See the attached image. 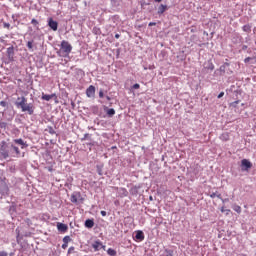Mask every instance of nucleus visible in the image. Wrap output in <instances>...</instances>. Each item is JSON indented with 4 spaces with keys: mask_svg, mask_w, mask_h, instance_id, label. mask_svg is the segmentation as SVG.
Returning <instances> with one entry per match:
<instances>
[{
    "mask_svg": "<svg viewBox=\"0 0 256 256\" xmlns=\"http://www.w3.org/2000/svg\"><path fill=\"white\" fill-rule=\"evenodd\" d=\"M221 201H222V203H227V202H229V198H225V199H221Z\"/></svg>",
    "mask_w": 256,
    "mask_h": 256,
    "instance_id": "43",
    "label": "nucleus"
},
{
    "mask_svg": "<svg viewBox=\"0 0 256 256\" xmlns=\"http://www.w3.org/2000/svg\"><path fill=\"white\" fill-rule=\"evenodd\" d=\"M135 239L136 241H143L145 239V234L143 233V231L138 230L136 232Z\"/></svg>",
    "mask_w": 256,
    "mask_h": 256,
    "instance_id": "17",
    "label": "nucleus"
},
{
    "mask_svg": "<svg viewBox=\"0 0 256 256\" xmlns=\"http://www.w3.org/2000/svg\"><path fill=\"white\" fill-rule=\"evenodd\" d=\"M73 251H75V247H73V246L68 249L69 254L73 253Z\"/></svg>",
    "mask_w": 256,
    "mask_h": 256,
    "instance_id": "37",
    "label": "nucleus"
},
{
    "mask_svg": "<svg viewBox=\"0 0 256 256\" xmlns=\"http://www.w3.org/2000/svg\"><path fill=\"white\" fill-rule=\"evenodd\" d=\"M99 97H100V99H103V97H105V94L103 93V90L99 91Z\"/></svg>",
    "mask_w": 256,
    "mask_h": 256,
    "instance_id": "36",
    "label": "nucleus"
},
{
    "mask_svg": "<svg viewBox=\"0 0 256 256\" xmlns=\"http://www.w3.org/2000/svg\"><path fill=\"white\" fill-rule=\"evenodd\" d=\"M27 47H28V49H33V41H28Z\"/></svg>",
    "mask_w": 256,
    "mask_h": 256,
    "instance_id": "34",
    "label": "nucleus"
},
{
    "mask_svg": "<svg viewBox=\"0 0 256 256\" xmlns=\"http://www.w3.org/2000/svg\"><path fill=\"white\" fill-rule=\"evenodd\" d=\"M225 69H226L225 65L220 66L219 68L220 75H225Z\"/></svg>",
    "mask_w": 256,
    "mask_h": 256,
    "instance_id": "29",
    "label": "nucleus"
},
{
    "mask_svg": "<svg viewBox=\"0 0 256 256\" xmlns=\"http://www.w3.org/2000/svg\"><path fill=\"white\" fill-rule=\"evenodd\" d=\"M232 209H233L234 211H236V213H241V206H239V205H237V204H234V205L232 206Z\"/></svg>",
    "mask_w": 256,
    "mask_h": 256,
    "instance_id": "21",
    "label": "nucleus"
},
{
    "mask_svg": "<svg viewBox=\"0 0 256 256\" xmlns=\"http://www.w3.org/2000/svg\"><path fill=\"white\" fill-rule=\"evenodd\" d=\"M154 25H157V23H155V22H150L149 23V27H153Z\"/></svg>",
    "mask_w": 256,
    "mask_h": 256,
    "instance_id": "48",
    "label": "nucleus"
},
{
    "mask_svg": "<svg viewBox=\"0 0 256 256\" xmlns=\"http://www.w3.org/2000/svg\"><path fill=\"white\" fill-rule=\"evenodd\" d=\"M150 201H153V196H150Z\"/></svg>",
    "mask_w": 256,
    "mask_h": 256,
    "instance_id": "56",
    "label": "nucleus"
},
{
    "mask_svg": "<svg viewBox=\"0 0 256 256\" xmlns=\"http://www.w3.org/2000/svg\"><path fill=\"white\" fill-rule=\"evenodd\" d=\"M9 214L12 217H15L17 215V205H15V203H12L11 206L9 207Z\"/></svg>",
    "mask_w": 256,
    "mask_h": 256,
    "instance_id": "14",
    "label": "nucleus"
},
{
    "mask_svg": "<svg viewBox=\"0 0 256 256\" xmlns=\"http://www.w3.org/2000/svg\"><path fill=\"white\" fill-rule=\"evenodd\" d=\"M67 247H68V244L64 242V243L62 244V249H67Z\"/></svg>",
    "mask_w": 256,
    "mask_h": 256,
    "instance_id": "44",
    "label": "nucleus"
},
{
    "mask_svg": "<svg viewBox=\"0 0 256 256\" xmlns=\"http://www.w3.org/2000/svg\"><path fill=\"white\" fill-rule=\"evenodd\" d=\"M84 225L87 229H93V227H95V221H93V219H87Z\"/></svg>",
    "mask_w": 256,
    "mask_h": 256,
    "instance_id": "16",
    "label": "nucleus"
},
{
    "mask_svg": "<svg viewBox=\"0 0 256 256\" xmlns=\"http://www.w3.org/2000/svg\"><path fill=\"white\" fill-rule=\"evenodd\" d=\"M223 65H225V67L227 68V67H229L230 64L228 62H226Z\"/></svg>",
    "mask_w": 256,
    "mask_h": 256,
    "instance_id": "53",
    "label": "nucleus"
},
{
    "mask_svg": "<svg viewBox=\"0 0 256 256\" xmlns=\"http://www.w3.org/2000/svg\"><path fill=\"white\" fill-rule=\"evenodd\" d=\"M239 104V100L232 103V105L235 107V105Z\"/></svg>",
    "mask_w": 256,
    "mask_h": 256,
    "instance_id": "50",
    "label": "nucleus"
},
{
    "mask_svg": "<svg viewBox=\"0 0 256 256\" xmlns=\"http://www.w3.org/2000/svg\"><path fill=\"white\" fill-rule=\"evenodd\" d=\"M107 253H108V255H110V256H115V255H117V251H115L113 248H109V249L107 250Z\"/></svg>",
    "mask_w": 256,
    "mask_h": 256,
    "instance_id": "22",
    "label": "nucleus"
},
{
    "mask_svg": "<svg viewBox=\"0 0 256 256\" xmlns=\"http://www.w3.org/2000/svg\"><path fill=\"white\" fill-rule=\"evenodd\" d=\"M0 256H7V252L1 251V252H0Z\"/></svg>",
    "mask_w": 256,
    "mask_h": 256,
    "instance_id": "47",
    "label": "nucleus"
},
{
    "mask_svg": "<svg viewBox=\"0 0 256 256\" xmlns=\"http://www.w3.org/2000/svg\"><path fill=\"white\" fill-rule=\"evenodd\" d=\"M85 139H89V134H85L84 138H82V141H85Z\"/></svg>",
    "mask_w": 256,
    "mask_h": 256,
    "instance_id": "45",
    "label": "nucleus"
},
{
    "mask_svg": "<svg viewBox=\"0 0 256 256\" xmlns=\"http://www.w3.org/2000/svg\"><path fill=\"white\" fill-rule=\"evenodd\" d=\"M238 256H247V255H245V254H240V255H238Z\"/></svg>",
    "mask_w": 256,
    "mask_h": 256,
    "instance_id": "57",
    "label": "nucleus"
},
{
    "mask_svg": "<svg viewBox=\"0 0 256 256\" xmlns=\"http://www.w3.org/2000/svg\"><path fill=\"white\" fill-rule=\"evenodd\" d=\"M140 5H141L142 9H145V6L151 5V3L150 2H146L145 0H141L140 1Z\"/></svg>",
    "mask_w": 256,
    "mask_h": 256,
    "instance_id": "26",
    "label": "nucleus"
},
{
    "mask_svg": "<svg viewBox=\"0 0 256 256\" xmlns=\"http://www.w3.org/2000/svg\"><path fill=\"white\" fill-rule=\"evenodd\" d=\"M48 133H50V135H55V129H53V127L52 126H49L48 127Z\"/></svg>",
    "mask_w": 256,
    "mask_h": 256,
    "instance_id": "30",
    "label": "nucleus"
},
{
    "mask_svg": "<svg viewBox=\"0 0 256 256\" xmlns=\"http://www.w3.org/2000/svg\"><path fill=\"white\" fill-rule=\"evenodd\" d=\"M53 97H55V94H51V95H49V94H42V99H43V101H51V99L53 98Z\"/></svg>",
    "mask_w": 256,
    "mask_h": 256,
    "instance_id": "19",
    "label": "nucleus"
},
{
    "mask_svg": "<svg viewBox=\"0 0 256 256\" xmlns=\"http://www.w3.org/2000/svg\"><path fill=\"white\" fill-rule=\"evenodd\" d=\"M71 51H73V46H71L68 41L63 40L60 44V53H62V57H67Z\"/></svg>",
    "mask_w": 256,
    "mask_h": 256,
    "instance_id": "3",
    "label": "nucleus"
},
{
    "mask_svg": "<svg viewBox=\"0 0 256 256\" xmlns=\"http://www.w3.org/2000/svg\"><path fill=\"white\" fill-rule=\"evenodd\" d=\"M225 211H227L229 213V211H231V210H225V207H222L221 208V213H225Z\"/></svg>",
    "mask_w": 256,
    "mask_h": 256,
    "instance_id": "46",
    "label": "nucleus"
},
{
    "mask_svg": "<svg viewBox=\"0 0 256 256\" xmlns=\"http://www.w3.org/2000/svg\"><path fill=\"white\" fill-rule=\"evenodd\" d=\"M107 101H111V97L106 96Z\"/></svg>",
    "mask_w": 256,
    "mask_h": 256,
    "instance_id": "55",
    "label": "nucleus"
},
{
    "mask_svg": "<svg viewBox=\"0 0 256 256\" xmlns=\"http://www.w3.org/2000/svg\"><path fill=\"white\" fill-rule=\"evenodd\" d=\"M100 213H101L102 217H107V212H105V210H102Z\"/></svg>",
    "mask_w": 256,
    "mask_h": 256,
    "instance_id": "40",
    "label": "nucleus"
},
{
    "mask_svg": "<svg viewBox=\"0 0 256 256\" xmlns=\"http://www.w3.org/2000/svg\"><path fill=\"white\" fill-rule=\"evenodd\" d=\"M120 37H121V35L115 34V39H119Z\"/></svg>",
    "mask_w": 256,
    "mask_h": 256,
    "instance_id": "52",
    "label": "nucleus"
},
{
    "mask_svg": "<svg viewBox=\"0 0 256 256\" xmlns=\"http://www.w3.org/2000/svg\"><path fill=\"white\" fill-rule=\"evenodd\" d=\"M241 171H249L253 167V163L249 161L248 159H242L241 160Z\"/></svg>",
    "mask_w": 256,
    "mask_h": 256,
    "instance_id": "7",
    "label": "nucleus"
},
{
    "mask_svg": "<svg viewBox=\"0 0 256 256\" xmlns=\"http://www.w3.org/2000/svg\"><path fill=\"white\" fill-rule=\"evenodd\" d=\"M31 23H32V25H34L35 27H37V25H39V21H37V19H35V18H33V19L31 20Z\"/></svg>",
    "mask_w": 256,
    "mask_h": 256,
    "instance_id": "31",
    "label": "nucleus"
},
{
    "mask_svg": "<svg viewBox=\"0 0 256 256\" xmlns=\"http://www.w3.org/2000/svg\"><path fill=\"white\" fill-rule=\"evenodd\" d=\"M70 241H71V236H65V237L63 238V243H66V244L69 245Z\"/></svg>",
    "mask_w": 256,
    "mask_h": 256,
    "instance_id": "28",
    "label": "nucleus"
},
{
    "mask_svg": "<svg viewBox=\"0 0 256 256\" xmlns=\"http://www.w3.org/2000/svg\"><path fill=\"white\" fill-rule=\"evenodd\" d=\"M251 59H252L251 57H247V58L244 59V62L249 63V61H251Z\"/></svg>",
    "mask_w": 256,
    "mask_h": 256,
    "instance_id": "42",
    "label": "nucleus"
},
{
    "mask_svg": "<svg viewBox=\"0 0 256 256\" xmlns=\"http://www.w3.org/2000/svg\"><path fill=\"white\" fill-rule=\"evenodd\" d=\"M207 69H209L210 71H213V69H215V65H213V63L208 64Z\"/></svg>",
    "mask_w": 256,
    "mask_h": 256,
    "instance_id": "33",
    "label": "nucleus"
},
{
    "mask_svg": "<svg viewBox=\"0 0 256 256\" xmlns=\"http://www.w3.org/2000/svg\"><path fill=\"white\" fill-rule=\"evenodd\" d=\"M1 107H7V103L5 101L0 102Z\"/></svg>",
    "mask_w": 256,
    "mask_h": 256,
    "instance_id": "39",
    "label": "nucleus"
},
{
    "mask_svg": "<svg viewBox=\"0 0 256 256\" xmlns=\"http://www.w3.org/2000/svg\"><path fill=\"white\" fill-rule=\"evenodd\" d=\"M16 233H17L16 241L18 245H20L22 251H27L29 244L27 243V241L23 240V236H21V231H19V228L16 229Z\"/></svg>",
    "mask_w": 256,
    "mask_h": 256,
    "instance_id": "5",
    "label": "nucleus"
},
{
    "mask_svg": "<svg viewBox=\"0 0 256 256\" xmlns=\"http://www.w3.org/2000/svg\"><path fill=\"white\" fill-rule=\"evenodd\" d=\"M107 115H108V117H113V115H115V109H113V108L108 109Z\"/></svg>",
    "mask_w": 256,
    "mask_h": 256,
    "instance_id": "23",
    "label": "nucleus"
},
{
    "mask_svg": "<svg viewBox=\"0 0 256 256\" xmlns=\"http://www.w3.org/2000/svg\"><path fill=\"white\" fill-rule=\"evenodd\" d=\"M71 203H74L75 205H83L85 198L81 195V192H73L70 197Z\"/></svg>",
    "mask_w": 256,
    "mask_h": 256,
    "instance_id": "4",
    "label": "nucleus"
},
{
    "mask_svg": "<svg viewBox=\"0 0 256 256\" xmlns=\"http://www.w3.org/2000/svg\"><path fill=\"white\" fill-rule=\"evenodd\" d=\"M13 143H15V145H20L21 149H27V147H29V144H27V142H24V140L21 138L14 139Z\"/></svg>",
    "mask_w": 256,
    "mask_h": 256,
    "instance_id": "10",
    "label": "nucleus"
},
{
    "mask_svg": "<svg viewBox=\"0 0 256 256\" xmlns=\"http://www.w3.org/2000/svg\"><path fill=\"white\" fill-rule=\"evenodd\" d=\"M160 256H173V252L166 249Z\"/></svg>",
    "mask_w": 256,
    "mask_h": 256,
    "instance_id": "25",
    "label": "nucleus"
},
{
    "mask_svg": "<svg viewBox=\"0 0 256 256\" xmlns=\"http://www.w3.org/2000/svg\"><path fill=\"white\" fill-rule=\"evenodd\" d=\"M20 237H31V232H25L24 234H20Z\"/></svg>",
    "mask_w": 256,
    "mask_h": 256,
    "instance_id": "32",
    "label": "nucleus"
},
{
    "mask_svg": "<svg viewBox=\"0 0 256 256\" xmlns=\"http://www.w3.org/2000/svg\"><path fill=\"white\" fill-rule=\"evenodd\" d=\"M131 193H137V188H132Z\"/></svg>",
    "mask_w": 256,
    "mask_h": 256,
    "instance_id": "49",
    "label": "nucleus"
},
{
    "mask_svg": "<svg viewBox=\"0 0 256 256\" xmlns=\"http://www.w3.org/2000/svg\"><path fill=\"white\" fill-rule=\"evenodd\" d=\"M87 145H89V147H93V145H95V143L90 142V143H87Z\"/></svg>",
    "mask_w": 256,
    "mask_h": 256,
    "instance_id": "51",
    "label": "nucleus"
},
{
    "mask_svg": "<svg viewBox=\"0 0 256 256\" xmlns=\"http://www.w3.org/2000/svg\"><path fill=\"white\" fill-rule=\"evenodd\" d=\"M3 26H4L5 29H9L11 27V24H9L7 22H4Z\"/></svg>",
    "mask_w": 256,
    "mask_h": 256,
    "instance_id": "35",
    "label": "nucleus"
},
{
    "mask_svg": "<svg viewBox=\"0 0 256 256\" xmlns=\"http://www.w3.org/2000/svg\"><path fill=\"white\" fill-rule=\"evenodd\" d=\"M86 95H87V97H95V86L90 85V86L86 89Z\"/></svg>",
    "mask_w": 256,
    "mask_h": 256,
    "instance_id": "12",
    "label": "nucleus"
},
{
    "mask_svg": "<svg viewBox=\"0 0 256 256\" xmlns=\"http://www.w3.org/2000/svg\"><path fill=\"white\" fill-rule=\"evenodd\" d=\"M139 87H141L139 84H134L133 86H132V89H139Z\"/></svg>",
    "mask_w": 256,
    "mask_h": 256,
    "instance_id": "38",
    "label": "nucleus"
},
{
    "mask_svg": "<svg viewBox=\"0 0 256 256\" xmlns=\"http://www.w3.org/2000/svg\"><path fill=\"white\" fill-rule=\"evenodd\" d=\"M7 57L8 60L10 61V63H12V61H15V47L11 46L9 48H7Z\"/></svg>",
    "mask_w": 256,
    "mask_h": 256,
    "instance_id": "8",
    "label": "nucleus"
},
{
    "mask_svg": "<svg viewBox=\"0 0 256 256\" xmlns=\"http://www.w3.org/2000/svg\"><path fill=\"white\" fill-rule=\"evenodd\" d=\"M167 11V5L161 4L158 7V15H163Z\"/></svg>",
    "mask_w": 256,
    "mask_h": 256,
    "instance_id": "18",
    "label": "nucleus"
},
{
    "mask_svg": "<svg viewBox=\"0 0 256 256\" xmlns=\"http://www.w3.org/2000/svg\"><path fill=\"white\" fill-rule=\"evenodd\" d=\"M14 105H16L17 109H21L22 113H28V115L35 113V104L33 102L27 103L25 96L18 97Z\"/></svg>",
    "mask_w": 256,
    "mask_h": 256,
    "instance_id": "2",
    "label": "nucleus"
},
{
    "mask_svg": "<svg viewBox=\"0 0 256 256\" xmlns=\"http://www.w3.org/2000/svg\"><path fill=\"white\" fill-rule=\"evenodd\" d=\"M0 195L2 197H9V186L5 180H0Z\"/></svg>",
    "mask_w": 256,
    "mask_h": 256,
    "instance_id": "6",
    "label": "nucleus"
},
{
    "mask_svg": "<svg viewBox=\"0 0 256 256\" xmlns=\"http://www.w3.org/2000/svg\"><path fill=\"white\" fill-rule=\"evenodd\" d=\"M243 31H245V33H251V26L250 25H244L243 26Z\"/></svg>",
    "mask_w": 256,
    "mask_h": 256,
    "instance_id": "27",
    "label": "nucleus"
},
{
    "mask_svg": "<svg viewBox=\"0 0 256 256\" xmlns=\"http://www.w3.org/2000/svg\"><path fill=\"white\" fill-rule=\"evenodd\" d=\"M119 197H127L129 195V192L125 188H117Z\"/></svg>",
    "mask_w": 256,
    "mask_h": 256,
    "instance_id": "15",
    "label": "nucleus"
},
{
    "mask_svg": "<svg viewBox=\"0 0 256 256\" xmlns=\"http://www.w3.org/2000/svg\"><path fill=\"white\" fill-rule=\"evenodd\" d=\"M155 1V3H161V1H163V0H154Z\"/></svg>",
    "mask_w": 256,
    "mask_h": 256,
    "instance_id": "54",
    "label": "nucleus"
},
{
    "mask_svg": "<svg viewBox=\"0 0 256 256\" xmlns=\"http://www.w3.org/2000/svg\"><path fill=\"white\" fill-rule=\"evenodd\" d=\"M0 155L2 159H9V157H21V150L19 147L15 146L13 142L2 141L0 143Z\"/></svg>",
    "mask_w": 256,
    "mask_h": 256,
    "instance_id": "1",
    "label": "nucleus"
},
{
    "mask_svg": "<svg viewBox=\"0 0 256 256\" xmlns=\"http://www.w3.org/2000/svg\"><path fill=\"white\" fill-rule=\"evenodd\" d=\"M57 229L60 233H67V231L69 230V226H67V224H63L61 222L57 223Z\"/></svg>",
    "mask_w": 256,
    "mask_h": 256,
    "instance_id": "11",
    "label": "nucleus"
},
{
    "mask_svg": "<svg viewBox=\"0 0 256 256\" xmlns=\"http://www.w3.org/2000/svg\"><path fill=\"white\" fill-rule=\"evenodd\" d=\"M211 199H215L217 197L218 199H222L221 194H218L217 192H213L210 194Z\"/></svg>",
    "mask_w": 256,
    "mask_h": 256,
    "instance_id": "24",
    "label": "nucleus"
},
{
    "mask_svg": "<svg viewBox=\"0 0 256 256\" xmlns=\"http://www.w3.org/2000/svg\"><path fill=\"white\" fill-rule=\"evenodd\" d=\"M225 95V92H220L218 95V99H221Z\"/></svg>",
    "mask_w": 256,
    "mask_h": 256,
    "instance_id": "41",
    "label": "nucleus"
},
{
    "mask_svg": "<svg viewBox=\"0 0 256 256\" xmlns=\"http://www.w3.org/2000/svg\"><path fill=\"white\" fill-rule=\"evenodd\" d=\"M96 171L98 173V175H103V164L97 165L96 166Z\"/></svg>",
    "mask_w": 256,
    "mask_h": 256,
    "instance_id": "20",
    "label": "nucleus"
},
{
    "mask_svg": "<svg viewBox=\"0 0 256 256\" xmlns=\"http://www.w3.org/2000/svg\"><path fill=\"white\" fill-rule=\"evenodd\" d=\"M48 27H50L52 31H57V29H59V23L53 20V18H48Z\"/></svg>",
    "mask_w": 256,
    "mask_h": 256,
    "instance_id": "9",
    "label": "nucleus"
},
{
    "mask_svg": "<svg viewBox=\"0 0 256 256\" xmlns=\"http://www.w3.org/2000/svg\"><path fill=\"white\" fill-rule=\"evenodd\" d=\"M92 247L95 251H101V249H105V246L100 241H95L92 244Z\"/></svg>",
    "mask_w": 256,
    "mask_h": 256,
    "instance_id": "13",
    "label": "nucleus"
},
{
    "mask_svg": "<svg viewBox=\"0 0 256 256\" xmlns=\"http://www.w3.org/2000/svg\"><path fill=\"white\" fill-rule=\"evenodd\" d=\"M243 49H247V46H243Z\"/></svg>",
    "mask_w": 256,
    "mask_h": 256,
    "instance_id": "58",
    "label": "nucleus"
}]
</instances>
